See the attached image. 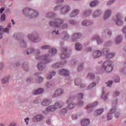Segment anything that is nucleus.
<instances>
[{"mask_svg":"<svg viewBox=\"0 0 126 126\" xmlns=\"http://www.w3.org/2000/svg\"><path fill=\"white\" fill-rule=\"evenodd\" d=\"M53 21H51L49 22V25L50 26H53L55 27V31L53 32V34H56V35H59V30L61 29H66L68 27L66 24L63 23V20L60 19H54Z\"/></svg>","mask_w":126,"mask_h":126,"instance_id":"f257e3e1","label":"nucleus"},{"mask_svg":"<svg viewBox=\"0 0 126 126\" xmlns=\"http://www.w3.org/2000/svg\"><path fill=\"white\" fill-rule=\"evenodd\" d=\"M114 69V64L110 60H107L104 62L100 68V72H105L106 73H110L111 71H113Z\"/></svg>","mask_w":126,"mask_h":126,"instance_id":"f03ea898","label":"nucleus"},{"mask_svg":"<svg viewBox=\"0 0 126 126\" xmlns=\"http://www.w3.org/2000/svg\"><path fill=\"white\" fill-rule=\"evenodd\" d=\"M23 12L25 16L29 17V18H34L39 16V12L30 8H24Z\"/></svg>","mask_w":126,"mask_h":126,"instance_id":"7ed1b4c3","label":"nucleus"},{"mask_svg":"<svg viewBox=\"0 0 126 126\" xmlns=\"http://www.w3.org/2000/svg\"><path fill=\"white\" fill-rule=\"evenodd\" d=\"M65 105V103L63 102L57 101L55 102L54 105L48 106L46 108V110L47 112H55V111H57L58 109H62V108L64 107Z\"/></svg>","mask_w":126,"mask_h":126,"instance_id":"20e7f679","label":"nucleus"},{"mask_svg":"<svg viewBox=\"0 0 126 126\" xmlns=\"http://www.w3.org/2000/svg\"><path fill=\"white\" fill-rule=\"evenodd\" d=\"M36 59L37 60H42L43 61L44 63H39L37 64V68L40 71H42L45 69V64L44 63H50L49 61V58L47 57H45V56H39L38 55H36L35 57Z\"/></svg>","mask_w":126,"mask_h":126,"instance_id":"39448f33","label":"nucleus"},{"mask_svg":"<svg viewBox=\"0 0 126 126\" xmlns=\"http://www.w3.org/2000/svg\"><path fill=\"white\" fill-rule=\"evenodd\" d=\"M124 16L121 13H118L112 18V21L118 26H122L124 24L122 19Z\"/></svg>","mask_w":126,"mask_h":126,"instance_id":"423d86ee","label":"nucleus"},{"mask_svg":"<svg viewBox=\"0 0 126 126\" xmlns=\"http://www.w3.org/2000/svg\"><path fill=\"white\" fill-rule=\"evenodd\" d=\"M60 9H61V14H66L70 11V6L68 5L64 6L60 5L54 7V10H59Z\"/></svg>","mask_w":126,"mask_h":126,"instance_id":"0eeeda50","label":"nucleus"},{"mask_svg":"<svg viewBox=\"0 0 126 126\" xmlns=\"http://www.w3.org/2000/svg\"><path fill=\"white\" fill-rule=\"evenodd\" d=\"M41 49L42 50H47V49H50V51H49L47 55H45L44 58H49V57H53V56H55V54H57V49L55 48H51V46L49 45H44L41 46Z\"/></svg>","mask_w":126,"mask_h":126,"instance_id":"6e6552de","label":"nucleus"},{"mask_svg":"<svg viewBox=\"0 0 126 126\" xmlns=\"http://www.w3.org/2000/svg\"><path fill=\"white\" fill-rule=\"evenodd\" d=\"M75 99V96H71L69 97L66 101V103L67 105V109L68 110H72L76 107V103L72 102L73 99Z\"/></svg>","mask_w":126,"mask_h":126,"instance_id":"1a4fd4ad","label":"nucleus"},{"mask_svg":"<svg viewBox=\"0 0 126 126\" xmlns=\"http://www.w3.org/2000/svg\"><path fill=\"white\" fill-rule=\"evenodd\" d=\"M64 94V90L62 88H59L55 91L54 94H53L52 97L56 98V97H60L62 95Z\"/></svg>","mask_w":126,"mask_h":126,"instance_id":"9d476101","label":"nucleus"},{"mask_svg":"<svg viewBox=\"0 0 126 126\" xmlns=\"http://www.w3.org/2000/svg\"><path fill=\"white\" fill-rule=\"evenodd\" d=\"M98 105V102L95 101L94 103H89L87 105V111L88 114H90L93 111V108Z\"/></svg>","mask_w":126,"mask_h":126,"instance_id":"9b49d317","label":"nucleus"},{"mask_svg":"<svg viewBox=\"0 0 126 126\" xmlns=\"http://www.w3.org/2000/svg\"><path fill=\"white\" fill-rule=\"evenodd\" d=\"M62 51L63 53L61 54V58L64 60V59H66L69 57V55L66 53L67 48L66 47H64V48L62 49Z\"/></svg>","mask_w":126,"mask_h":126,"instance_id":"f8f14e48","label":"nucleus"},{"mask_svg":"<svg viewBox=\"0 0 126 126\" xmlns=\"http://www.w3.org/2000/svg\"><path fill=\"white\" fill-rule=\"evenodd\" d=\"M43 119H44L43 115H36L33 117L32 120L34 123H38V122H41Z\"/></svg>","mask_w":126,"mask_h":126,"instance_id":"ddd939ff","label":"nucleus"},{"mask_svg":"<svg viewBox=\"0 0 126 126\" xmlns=\"http://www.w3.org/2000/svg\"><path fill=\"white\" fill-rule=\"evenodd\" d=\"M51 104H52V99L48 98L44 99L41 103V104L42 106H43V107H47L49 106V105H51Z\"/></svg>","mask_w":126,"mask_h":126,"instance_id":"4468645a","label":"nucleus"},{"mask_svg":"<svg viewBox=\"0 0 126 126\" xmlns=\"http://www.w3.org/2000/svg\"><path fill=\"white\" fill-rule=\"evenodd\" d=\"M58 74L63 76H67L69 75V71L65 69H62L59 70Z\"/></svg>","mask_w":126,"mask_h":126,"instance_id":"2eb2a0df","label":"nucleus"},{"mask_svg":"<svg viewBox=\"0 0 126 126\" xmlns=\"http://www.w3.org/2000/svg\"><path fill=\"white\" fill-rule=\"evenodd\" d=\"M111 15H112V10L110 9H107L104 13L103 19L107 20Z\"/></svg>","mask_w":126,"mask_h":126,"instance_id":"dca6fc26","label":"nucleus"},{"mask_svg":"<svg viewBox=\"0 0 126 126\" xmlns=\"http://www.w3.org/2000/svg\"><path fill=\"white\" fill-rule=\"evenodd\" d=\"M79 9H74L72 10L71 12L69 14V17L72 18L73 17H75L77 15L79 14Z\"/></svg>","mask_w":126,"mask_h":126,"instance_id":"f3484780","label":"nucleus"},{"mask_svg":"<svg viewBox=\"0 0 126 126\" xmlns=\"http://www.w3.org/2000/svg\"><path fill=\"white\" fill-rule=\"evenodd\" d=\"M116 112V107H114L113 108L110 109V112H109L107 114V120L110 121L111 119H113V114Z\"/></svg>","mask_w":126,"mask_h":126,"instance_id":"a211bd4d","label":"nucleus"},{"mask_svg":"<svg viewBox=\"0 0 126 126\" xmlns=\"http://www.w3.org/2000/svg\"><path fill=\"white\" fill-rule=\"evenodd\" d=\"M103 13L102 10L100 9H97L94 11V12L93 14V18H96L97 17H99V16H101Z\"/></svg>","mask_w":126,"mask_h":126,"instance_id":"6ab92c4d","label":"nucleus"},{"mask_svg":"<svg viewBox=\"0 0 126 126\" xmlns=\"http://www.w3.org/2000/svg\"><path fill=\"white\" fill-rule=\"evenodd\" d=\"M108 95L106 93V90H105V88H102V94L101 96V99H102V100H104V101H106V100L108 99Z\"/></svg>","mask_w":126,"mask_h":126,"instance_id":"aec40b11","label":"nucleus"},{"mask_svg":"<svg viewBox=\"0 0 126 126\" xmlns=\"http://www.w3.org/2000/svg\"><path fill=\"white\" fill-rule=\"evenodd\" d=\"M80 124L82 126H87L90 125V120L89 119H84L81 120Z\"/></svg>","mask_w":126,"mask_h":126,"instance_id":"412c9836","label":"nucleus"},{"mask_svg":"<svg viewBox=\"0 0 126 126\" xmlns=\"http://www.w3.org/2000/svg\"><path fill=\"white\" fill-rule=\"evenodd\" d=\"M93 24V21L88 20H84L82 22V25L83 26H90V25H92Z\"/></svg>","mask_w":126,"mask_h":126,"instance_id":"4be33fe9","label":"nucleus"},{"mask_svg":"<svg viewBox=\"0 0 126 126\" xmlns=\"http://www.w3.org/2000/svg\"><path fill=\"white\" fill-rule=\"evenodd\" d=\"M101 56H102V51L100 50H95L93 54V57L95 59L97 58H100Z\"/></svg>","mask_w":126,"mask_h":126,"instance_id":"5701e85b","label":"nucleus"},{"mask_svg":"<svg viewBox=\"0 0 126 126\" xmlns=\"http://www.w3.org/2000/svg\"><path fill=\"white\" fill-rule=\"evenodd\" d=\"M65 63H66V61H63V63H56L52 65V67L54 68H58V67H61L62 65H63Z\"/></svg>","mask_w":126,"mask_h":126,"instance_id":"b1692460","label":"nucleus"},{"mask_svg":"<svg viewBox=\"0 0 126 126\" xmlns=\"http://www.w3.org/2000/svg\"><path fill=\"white\" fill-rule=\"evenodd\" d=\"M45 90L43 88H39L36 90L35 91L33 92V95H40V94H42Z\"/></svg>","mask_w":126,"mask_h":126,"instance_id":"393cba45","label":"nucleus"},{"mask_svg":"<svg viewBox=\"0 0 126 126\" xmlns=\"http://www.w3.org/2000/svg\"><path fill=\"white\" fill-rule=\"evenodd\" d=\"M80 37H81V33H75L72 36V41L75 42Z\"/></svg>","mask_w":126,"mask_h":126,"instance_id":"a878e982","label":"nucleus"},{"mask_svg":"<svg viewBox=\"0 0 126 126\" xmlns=\"http://www.w3.org/2000/svg\"><path fill=\"white\" fill-rule=\"evenodd\" d=\"M107 54L105 56L106 59H111V58H114L115 57V54L114 53H109V52H110V50L108 49L106 50Z\"/></svg>","mask_w":126,"mask_h":126,"instance_id":"bb28decb","label":"nucleus"},{"mask_svg":"<svg viewBox=\"0 0 126 126\" xmlns=\"http://www.w3.org/2000/svg\"><path fill=\"white\" fill-rule=\"evenodd\" d=\"M122 41H123V36L122 35H118L115 39L116 44H120V43H122Z\"/></svg>","mask_w":126,"mask_h":126,"instance_id":"cd10ccee","label":"nucleus"},{"mask_svg":"<svg viewBox=\"0 0 126 126\" xmlns=\"http://www.w3.org/2000/svg\"><path fill=\"white\" fill-rule=\"evenodd\" d=\"M56 75V72L54 71H51L48 73L47 76V79L48 80L52 79L53 76H55Z\"/></svg>","mask_w":126,"mask_h":126,"instance_id":"c85d7f7f","label":"nucleus"},{"mask_svg":"<svg viewBox=\"0 0 126 126\" xmlns=\"http://www.w3.org/2000/svg\"><path fill=\"white\" fill-rule=\"evenodd\" d=\"M2 32H4L5 33H9V29L7 28H5L3 29L2 26H0V35L2 34Z\"/></svg>","mask_w":126,"mask_h":126,"instance_id":"c756f323","label":"nucleus"},{"mask_svg":"<svg viewBox=\"0 0 126 126\" xmlns=\"http://www.w3.org/2000/svg\"><path fill=\"white\" fill-rule=\"evenodd\" d=\"M59 109V112L61 115H65L66 113H67V108H63L62 109Z\"/></svg>","mask_w":126,"mask_h":126,"instance_id":"7c9ffc66","label":"nucleus"},{"mask_svg":"<svg viewBox=\"0 0 126 126\" xmlns=\"http://www.w3.org/2000/svg\"><path fill=\"white\" fill-rule=\"evenodd\" d=\"M99 4V1L98 0H94L90 3V6L91 7H95V6H97Z\"/></svg>","mask_w":126,"mask_h":126,"instance_id":"2f4dec72","label":"nucleus"},{"mask_svg":"<svg viewBox=\"0 0 126 126\" xmlns=\"http://www.w3.org/2000/svg\"><path fill=\"white\" fill-rule=\"evenodd\" d=\"M28 38L29 40H30V41H32V42H35V43L38 42V41H37V39L35 40L34 36H33V35L32 34H28Z\"/></svg>","mask_w":126,"mask_h":126,"instance_id":"473e14b6","label":"nucleus"},{"mask_svg":"<svg viewBox=\"0 0 126 126\" xmlns=\"http://www.w3.org/2000/svg\"><path fill=\"white\" fill-rule=\"evenodd\" d=\"M92 40L93 41H94L95 40H96L98 44H101V43H102V40L99 39V35H94V36L92 38Z\"/></svg>","mask_w":126,"mask_h":126,"instance_id":"72a5a7b5","label":"nucleus"},{"mask_svg":"<svg viewBox=\"0 0 126 126\" xmlns=\"http://www.w3.org/2000/svg\"><path fill=\"white\" fill-rule=\"evenodd\" d=\"M103 112H104V108L98 109L95 111V116H100Z\"/></svg>","mask_w":126,"mask_h":126,"instance_id":"f704fd0d","label":"nucleus"},{"mask_svg":"<svg viewBox=\"0 0 126 126\" xmlns=\"http://www.w3.org/2000/svg\"><path fill=\"white\" fill-rule=\"evenodd\" d=\"M92 14V10H88L84 12V16L85 17H87V16H90Z\"/></svg>","mask_w":126,"mask_h":126,"instance_id":"c9c22d12","label":"nucleus"},{"mask_svg":"<svg viewBox=\"0 0 126 126\" xmlns=\"http://www.w3.org/2000/svg\"><path fill=\"white\" fill-rule=\"evenodd\" d=\"M75 49L77 51H81L82 50V45L79 43L75 44Z\"/></svg>","mask_w":126,"mask_h":126,"instance_id":"e433bc0d","label":"nucleus"},{"mask_svg":"<svg viewBox=\"0 0 126 126\" xmlns=\"http://www.w3.org/2000/svg\"><path fill=\"white\" fill-rule=\"evenodd\" d=\"M74 83L76 86H79L81 83V80L80 79H76Z\"/></svg>","mask_w":126,"mask_h":126,"instance_id":"4c0bfd02","label":"nucleus"},{"mask_svg":"<svg viewBox=\"0 0 126 126\" xmlns=\"http://www.w3.org/2000/svg\"><path fill=\"white\" fill-rule=\"evenodd\" d=\"M94 77H95V76L93 73H89L87 76L88 79H94Z\"/></svg>","mask_w":126,"mask_h":126,"instance_id":"58836bf2","label":"nucleus"},{"mask_svg":"<svg viewBox=\"0 0 126 126\" xmlns=\"http://www.w3.org/2000/svg\"><path fill=\"white\" fill-rule=\"evenodd\" d=\"M54 16L55 14L53 12L48 13L46 15V17L47 18H51V17H54Z\"/></svg>","mask_w":126,"mask_h":126,"instance_id":"ea45409f","label":"nucleus"},{"mask_svg":"<svg viewBox=\"0 0 126 126\" xmlns=\"http://www.w3.org/2000/svg\"><path fill=\"white\" fill-rule=\"evenodd\" d=\"M53 82H48L46 84V87H47V88H50V87H52V86H53Z\"/></svg>","mask_w":126,"mask_h":126,"instance_id":"a19ab883","label":"nucleus"},{"mask_svg":"<svg viewBox=\"0 0 126 126\" xmlns=\"http://www.w3.org/2000/svg\"><path fill=\"white\" fill-rule=\"evenodd\" d=\"M9 80V77H5L1 80V83H6Z\"/></svg>","mask_w":126,"mask_h":126,"instance_id":"79ce46f5","label":"nucleus"},{"mask_svg":"<svg viewBox=\"0 0 126 126\" xmlns=\"http://www.w3.org/2000/svg\"><path fill=\"white\" fill-rule=\"evenodd\" d=\"M77 99H78V100H81V99H83V94H79L77 95Z\"/></svg>","mask_w":126,"mask_h":126,"instance_id":"37998d69","label":"nucleus"},{"mask_svg":"<svg viewBox=\"0 0 126 126\" xmlns=\"http://www.w3.org/2000/svg\"><path fill=\"white\" fill-rule=\"evenodd\" d=\"M25 123H26V126L29 125V121H30V119L29 117H27L26 118L24 119Z\"/></svg>","mask_w":126,"mask_h":126,"instance_id":"c03bdc74","label":"nucleus"},{"mask_svg":"<svg viewBox=\"0 0 126 126\" xmlns=\"http://www.w3.org/2000/svg\"><path fill=\"white\" fill-rule=\"evenodd\" d=\"M120 77L118 76H116L114 77V81L115 82H116V83H118L119 82H120Z\"/></svg>","mask_w":126,"mask_h":126,"instance_id":"a18cd8bd","label":"nucleus"},{"mask_svg":"<svg viewBox=\"0 0 126 126\" xmlns=\"http://www.w3.org/2000/svg\"><path fill=\"white\" fill-rule=\"evenodd\" d=\"M43 81L44 78L42 77H39L38 79H37V82H38V83H42V82H43Z\"/></svg>","mask_w":126,"mask_h":126,"instance_id":"49530a36","label":"nucleus"},{"mask_svg":"<svg viewBox=\"0 0 126 126\" xmlns=\"http://www.w3.org/2000/svg\"><path fill=\"white\" fill-rule=\"evenodd\" d=\"M84 104L83 101L82 100H79L77 103V105L78 107H81Z\"/></svg>","mask_w":126,"mask_h":126,"instance_id":"de8ad7c7","label":"nucleus"},{"mask_svg":"<svg viewBox=\"0 0 126 126\" xmlns=\"http://www.w3.org/2000/svg\"><path fill=\"white\" fill-rule=\"evenodd\" d=\"M82 69H83V65L81 64L80 65H79V66L78 67L77 70L78 71H81Z\"/></svg>","mask_w":126,"mask_h":126,"instance_id":"09e8293b","label":"nucleus"},{"mask_svg":"<svg viewBox=\"0 0 126 126\" xmlns=\"http://www.w3.org/2000/svg\"><path fill=\"white\" fill-rule=\"evenodd\" d=\"M113 84V81L112 80H109L108 82L107 83V85L108 87H111Z\"/></svg>","mask_w":126,"mask_h":126,"instance_id":"8fccbe9b","label":"nucleus"},{"mask_svg":"<svg viewBox=\"0 0 126 126\" xmlns=\"http://www.w3.org/2000/svg\"><path fill=\"white\" fill-rule=\"evenodd\" d=\"M69 23L72 25H74V24H76V22L73 20H71L69 21Z\"/></svg>","mask_w":126,"mask_h":126,"instance_id":"3c124183","label":"nucleus"},{"mask_svg":"<svg viewBox=\"0 0 126 126\" xmlns=\"http://www.w3.org/2000/svg\"><path fill=\"white\" fill-rule=\"evenodd\" d=\"M114 2H115L114 0H111L110 1L107 2V5H111V4H113Z\"/></svg>","mask_w":126,"mask_h":126,"instance_id":"603ef678","label":"nucleus"},{"mask_svg":"<svg viewBox=\"0 0 126 126\" xmlns=\"http://www.w3.org/2000/svg\"><path fill=\"white\" fill-rule=\"evenodd\" d=\"M1 21H4L5 20V14H2L1 16Z\"/></svg>","mask_w":126,"mask_h":126,"instance_id":"864d4df0","label":"nucleus"},{"mask_svg":"<svg viewBox=\"0 0 126 126\" xmlns=\"http://www.w3.org/2000/svg\"><path fill=\"white\" fill-rule=\"evenodd\" d=\"M119 95H120V93H119V92L118 91H116L114 93L113 96L114 97H118V96H119Z\"/></svg>","mask_w":126,"mask_h":126,"instance_id":"5fc2aeb1","label":"nucleus"},{"mask_svg":"<svg viewBox=\"0 0 126 126\" xmlns=\"http://www.w3.org/2000/svg\"><path fill=\"white\" fill-rule=\"evenodd\" d=\"M115 118H116V119H119V117H120V113H118V112H116L115 113Z\"/></svg>","mask_w":126,"mask_h":126,"instance_id":"6e6d98bb","label":"nucleus"},{"mask_svg":"<svg viewBox=\"0 0 126 126\" xmlns=\"http://www.w3.org/2000/svg\"><path fill=\"white\" fill-rule=\"evenodd\" d=\"M72 119L73 120H76V119H77V115H76V114H73L72 115Z\"/></svg>","mask_w":126,"mask_h":126,"instance_id":"4d7b16f0","label":"nucleus"},{"mask_svg":"<svg viewBox=\"0 0 126 126\" xmlns=\"http://www.w3.org/2000/svg\"><path fill=\"white\" fill-rule=\"evenodd\" d=\"M95 85H96V84H95L94 83H93L91 84L89 86V88H93V87H94Z\"/></svg>","mask_w":126,"mask_h":126,"instance_id":"13d9d810","label":"nucleus"},{"mask_svg":"<svg viewBox=\"0 0 126 126\" xmlns=\"http://www.w3.org/2000/svg\"><path fill=\"white\" fill-rule=\"evenodd\" d=\"M68 38H69L68 34L67 33H65L64 35V40H67Z\"/></svg>","mask_w":126,"mask_h":126,"instance_id":"bf43d9fd","label":"nucleus"},{"mask_svg":"<svg viewBox=\"0 0 126 126\" xmlns=\"http://www.w3.org/2000/svg\"><path fill=\"white\" fill-rule=\"evenodd\" d=\"M9 126H16V123L15 122L11 123Z\"/></svg>","mask_w":126,"mask_h":126,"instance_id":"052dcab7","label":"nucleus"},{"mask_svg":"<svg viewBox=\"0 0 126 126\" xmlns=\"http://www.w3.org/2000/svg\"><path fill=\"white\" fill-rule=\"evenodd\" d=\"M117 103H118V100L116 99V100L114 101V102H113V106H115V105H117Z\"/></svg>","mask_w":126,"mask_h":126,"instance_id":"680f3d73","label":"nucleus"},{"mask_svg":"<svg viewBox=\"0 0 126 126\" xmlns=\"http://www.w3.org/2000/svg\"><path fill=\"white\" fill-rule=\"evenodd\" d=\"M122 71L123 72H124V73H126V67L122 68Z\"/></svg>","mask_w":126,"mask_h":126,"instance_id":"e2e57ef3","label":"nucleus"},{"mask_svg":"<svg viewBox=\"0 0 126 126\" xmlns=\"http://www.w3.org/2000/svg\"><path fill=\"white\" fill-rule=\"evenodd\" d=\"M85 86H86V85L84 84H82L80 85L81 88H84V87H85Z\"/></svg>","mask_w":126,"mask_h":126,"instance_id":"0e129e2a","label":"nucleus"},{"mask_svg":"<svg viewBox=\"0 0 126 126\" xmlns=\"http://www.w3.org/2000/svg\"><path fill=\"white\" fill-rule=\"evenodd\" d=\"M46 124L47 125H51V120H48L46 121Z\"/></svg>","mask_w":126,"mask_h":126,"instance_id":"69168bd1","label":"nucleus"},{"mask_svg":"<svg viewBox=\"0 0 126 126\" xmlns=\"http://www.w3.org/2000/svg\"><path fill=\"white\" fill-rule=\"evenodd\" d=\"M3 67V63H0V69Z\"/></svg>","mask_w":126,"mask_h":126,"instance_id":"338daca9","label":"nucleus"},{"mask_svg":"<svg viewBox=\"0 0 126 126\" xmlns=\"http://www.w3.org/2000/svg\"><path fill=\"white\" fill-rule=\"evenodd\" d=\"M34 104H38L39 103V99L33 101Z\"/></svg>","mask_w":126,"mask_h":126,"instance_id":"774afa93","label":"nucleus"}]
</instances>
